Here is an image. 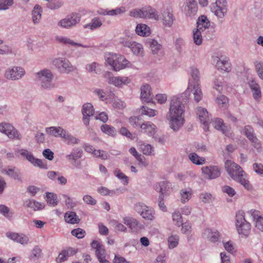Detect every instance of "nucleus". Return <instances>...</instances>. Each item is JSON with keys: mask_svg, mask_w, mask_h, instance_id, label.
I'll return each mask as SVG.
<instances>
[{"mask_svg": "<svg viewBox=\"0 0 263 263\" xmlns=\"http://www.w3.org/2000/svg\"><path fill=\"white\" fill-rule=\"evenodd\" d=\"M181 98L172 97L169 110L170 125L174 131H177L183 125L184 119L183 115L185 111L184 104Z\"/></svg>", "mask_w": 263, "mask_h": 263, "instance_id": "f257e3e1", "label": "nucleus"}, {"mask_svg": "<svg viewBox=\"0 0 263 263\" xmlns=\"http://www.w3.org/2000/svg\"><path fill=\"white\" fill-rule=\"evenodd\" d=\"M224 166L228 174L234 180L239 182L248 191L252 189V186L249 181L243 178L244 172L238 164L228 160L225 162Z\"/></svg>", "mask_w": 263, "mask_h": 263, "instance_id": "f03ea898", "label": "nucleus"}, {"mask_svg": "<svg viewBox=\"0 0 263 263\" xmlns=\"http://www.w3.org/2000/svg\"><path fill=\"white\" fill-rule=\"evenodd\" d=\"M35 79L40 83L42 90H50L55 88V85L53 82V74L48 69H43L35 73Z\"/></svg>", "mask_w": 263, "mask_h": 263, "instance_id": "7ed1b4c3", "label": "nucleus"}, {"mask_svg": "<svg viewBox=\"0 0 263 263\" xmlns=\"http://www.w3.org/2000/svg\"><path fill=\"white\" fill-rule=\"evenodd\" d=\"M52 64L61 73L69 74L76 69V67L65 58H55L52 61Z\"/></svg>", "mask_w": 263, "mask_h": 263, "instance_id": "20e7f679", "label": "nucleus"}, {"mask_svg": "<svg viewBox=\"0 0 263 263\" xmlns=\"http://www.w3.org/2000/svg\"><path fill=\"white\" fill-rule=\"evenodd\" d=\"M26 74L25 69L21 66H13L7 68L5 72L6 79L11 81H18Z\"/></svg>", "mask_w": 263, "mask_h": 263, "instance_id": "39448f33", "label": "nucleus"}, {"mask_svg": "<svg viewBox=\"0 0 263 263\" xmlns=\"http://www.w3.org/2000/svg\"><path fill=\"white\" fill-rule=\"evenodd\" d=\"M211 10L217 17L223 18L227 12L226 0H216V2L211 6Z\"/></svg>", "mask_w": 263, "mask_h": 263, "instance_id": "423d86ee", "label": "nucleus"}, {"mask_svg": "<svg viewBox=\"0 0 263 263\" xmlns=\"http://www.w3.org/2000/svg\"><path fill=\"white\" fill-rule=\"evenodd\" d=\"M80 22V16L79 14L72 13L67 15L65 18L58 22V26L64 28H70Z\"/></svg>", "mask_w": 263, "mask_h": 263, "instance_id": "0eeeda50", "label": "nucleus"}, {"mask_svg": "<svg viewBox=\"0 0 263 263\" xmlns=\"http://www.w3.org/2000/svg\"><path fill=\"white\" fill-rule=\"evenodd\" d=\"M0 132L6 134L10 139H20L21 137L18 131L9 123H0Z\"/></svg>", "mask_w": 263, "mask_h": 263, "instance_id": "6e6552de", "label": "nucleus"}, {"mask_svg": "<svg viewBox=\"0 0 263 263\" xmlns=\"http://www.w3.org/2000/svg\"><path fill=\"white\" fill-rule=\"evenodd\" d=\"M83 154V151L78 147L72 149L70 154L66 156V158L71 164L78 168H81V164L80 162H77V160L82 158Z\"/></svg>", "mask_w": 263, "mask_h": 263, "instance_id": "1a4fd4ad", "label": "nucleus"}, {"mask_svg": "<svg viewBox=\"0 0 263 263\" xmlns=\"http://www.w3.org/2000/svg\"><path fill=\"white\" fill-rule=\"evenodd\" d=\"M244 134L248 139L252 142L254 147L257 149L261 148L260 141L256 137L253 128L249 125L245 126L243 129Z\"/></svg>", "mask_w": 263, "mask_h": 263, "instance_id": "9d476101", "label": "nucleus"}, {"mask_svg": "<svg viewBox=\"0 0 263 263\" xmlns=\"http://www.w3.org/2000/svg\"><path fill=\"white\" fill-rule=\"evenodd\" d=\"M202 173L208 179H214L219 177L221 173L219 167L216 165H210L201 168Z\"/></svg>", "mask_w": 263, "mask_h": 263, "instance_id": "9b49d317", "label": "nucleus"}, {"mask_svg": "<svg viewBox=\"0 0 263 263\" xmlns=\"http://www.w3.org/2000/svg\"><path fill=\"white\" fill-rule=\"evenodd\" d=\"M161 16L163 25L167 27H171L176 20L173 9L171 8L164 9L161 12Z\"/></svg>", "mask_w": 263, "mask_h": 263, "instance_id": "f8f14e48", "label": "nucleus"}, {"mask_svg": "<svg viewBox=\"0 0 263 263\" xmlns=\"http://www.w3.org/2000/svg\"><path fill=\"white\" fill-rule=\"evenodd\" d=\"M94 112L93 107L91 103H87L83 105L82 109V120L86 126L87 127L89 125L90 117L93 116Z\"/></svg>", "mask_w": 263, "mask_h": 263, "instance_id": "ddd939ff", "label": "nucleus"}, {"mask_svg": "<svg viewBox=\"0 0 263 263\" xmlns=\"http://www.w3.org/2000/svg\"><path fill=\"white\" fill-rule=\"evenodd\" d=\"M139 17L143 18H153L158 20L159 15L157 11L151 7L139 9Z\"/></svg>", "mask_w": 263, "mask_h": 263, "instance_id": "4468645a", "label": "nucleus"}, {"mask_svg": "<svg viewBox=\"0 0 263 263\" xmlns=\"http://www.w3.org/2000/svg\"><path fill=\"white\" fill-rule=\"evenodd\" d=\"M110 72H107L105 74V77L107 78V82L110 84H112L117 87L121 86L123 84H126L128 83V80L127 77H111Z\"/></svg>", "mask_w": 263, "mask_h": 263, "instance_id": "2eb2a0df", "label": "nucleus"}, {"mask_svg": "<svg viewBox=\"0 0 263 263\" xmlns=\"http://www.w3.org/2000/svg\"><path fill=\"white\" fill-rule=\"evenodd\" d=\"M197 114L198 115L199 118L201 123L204 125V130L208 128L209 123L212 120L211 118L209 116V113L207 110L201 107H198L197 108Z\"/></svg>", "mask_w": 263, "mask_h": 263, "instance_id": "dca6fc26", "label": "nucleus"}, {"mask_svg": "<svg viewBox=\"0 0 263 263\" xmlns=\"http://www.w3.org/2000/svg\"><path fill=\"white\" fill-rule=\"evenodd\" d=\"M6 235L8 238L22 245L27 244L29 240L28 237L24 234L8 232Z\"/></svg>", "mask_w": 263, "mask_h": 263, "instance_id": "f3484780", "label": "nucleus"}, {"mask_svg": "<svg viewBox=\"0 0 263 263\" xmlns=\"http://www.w3.org/2000/svg\"><path fill=\"white\" fill-rule=\"evenodd\" d=\"M141 99L143 102L151 103L152 102L153 95L151 92V86L147 84L141 87Z\"/></svg>", "mask_w": 263, "mask_h": 263, "instance_id": "a211bd4d", "label": "nucleus"}, {"mask_svg": "<svg viewBox=\"0 0 263 263\" xmlns=\"http://www.w3.org/2000/svg\"><path fill=\"white\" fill-rule=\"evenodd\" d=\"M200 74L199 70L196 67H192L191 78L189 81L188 88L199 85Z\"/></svg>", "mask_w": 263, "mask_h": 263, "instance_id": "6ab92c4d", "label": "nucleus"}, {"mask_svg": "<svg viewBox=\"0 0 263 263\" xmlns=\"http://www.w3.org/2000/svg\"><path fill=\"white\" fill-rule=\"evenodd\" d=\"M248 213L255 222V227L263 232V217L260 214V212L256 210H251Z\"/></svg>", "mask_w": 263, "mask_h": 263, "instance_id": "aec40b11", "label": "nucleus"}, {"mask_svg": "<svg viewBox=\"0 0 263 263\" xmlns=\"http://www.w3.org/2000/svg\"><path fill=\"white\" fill-rule=\"evenodd\" d=\"M155 190L160 193V195H168L170 190V183L166 181H161L156 183L154 185Z\"/></svg>", "mask_w": 263, "mask_h": 263, "instance_id": "412c9836", "label": "nucleus"}, {"mask_svg": "<svg viewBox=\"0 0 263 263\" xmlns=\"http://www.w3.org/2000/svg\"><path fill=\"white\" fill-rule=\"evenodd\" d=\"M198 10L197 4L196 0H186V5L184 8L186 15L191 16L196 14Z\"/></svg>", "mask_w": 263, "mask_h": 263, "instance_id": "4be33fe9", "label": "nucleus"}, {"mask_svg": "<svg viewBox=\"0 0 263 263\" xmlns=\"http://www.w3.org/2000/svg\"><path fill=\"white\" fill-rule=\"evenodd\" d=\"M77 252V250L71 248H69L66 250H63L57 258L56 261L58 263L65 261L67 260L69 257L74 255Z\"/></svg>", "mask_w": 263, "mask_h": 263, "instance_id": "5701e85b", "label": "nucleus"}, {"mask_svg": "<svg viewBox=\"0 0 263 263\" xmlns=\"http://www.w3.org/2000/svg\"><path fill=\"white\" fill-rule=\"evenodd\" d=\"M145 44L151 49L153 54H157L162 48L161 45L159 44L156 40L153 39H146Z\"/></svg>", "mask_w": 263, "mask_h": 263, "instance_id": "b1692460", "label": "nucleus"}, {"mask_svg": "<svg viewBox=\"0 0 263 263\" xmlns=\"http://www.w3.org/2000/svg\"><path fill=\"white\" fill-rule=\"evenodd\" d=\"M115 62L113 69L116 71L124 68L127 66L128 63L127 60H126L124 57L121 55L116 58L115 60Z\"/></svg>", "mask_w": 263, "mask_h": 263, "instance_id": "393cba45", "label": "nucleus"}, {"mask_svg": "<svg viewBox=\"0 0 263 263\" xmlns=\"http://www.w3.org/2000/svg\"><path fill=\"white\" fill-rule=\"evenodd\" d=\"M140 128L149 136H153L155 133L156 126L152 122H144L141 124Z\"/></svg>", "mask_w": 263, "mask_h": 263, "instance_id": "a878e982", "label": "nucleus"}, {"mask_svg": "<svg viewBox=\"0 0 263 263\" xmlns=\"http://www.w3.org/2000/svg\"><path fill=\"white\" fill-rule=\"evenodd\" d=\"M249 86L253 91V96L255 100L258 101L261 98V91L259 85L254 81L249 83Z\"/></svg>", "mask_w": 263, "mask_h": 263, "instance_id": "bb28decb", "label": "nucleus"}, {"mask_svg": "<svg viewBox=\"0 0 263 263\" xmlns=\"http://www.w3.org/2000/svg\"><path fill=\"white\" fill-rule=\"evenodd\" d=\"M24 205L27 208H30L34 211H37L43 209L45 205L43 203L36 202L34 200H27L24 203Z\"/></svg>", "mask_w": 263, "mask_h": 263, "instance_id": "cd10ccee", "label": "nucleus"}, {"mask_svg": "<svg viewBox=\"0 0 263 263\" xmlns=\"http://www.w3.org/2000/svg\"><path fill=\"white\" fill-rule=\"evenodd\" d=\"M135 31L137 34L143 36H148L151 33L149 27L143 24H138Z\"/></svg>", "mask_w": 263, "mask_h": 263, "instance_id": "c85d7f7f", "label": "nucleus"}, {"mask_svg": "<svg viewBox=\"0 0 263 263\" xmlns=\"http://www.w3.org/2000/svg\"><path fill=\"white\" fill-rule=\"evenodd\" d=\"M210 26V22L206 16L201 15L200 16L197 22V29L204 31Z\"/></svg>", "mask_w": 263, "mask_h": 263, "instance_id": "c756f323", "label": "nucleus"}, {"mask_svg": "<svg viewBox=\"0 0 263 263\" xmlns=\"http://www.w3.org/2000/svg\"><path fill=\"white\" fill-rule=\"evenodd\" d=\"M236 227L237 231H238L239 227L243 226L245 223H249L245 217V213L242 211H238L236 214Z\"/></svg>", "mask_w": 263, "mask_h": 263, "instance_id": "7c9ffc66", "label": "nucleus"}, {"mask_svg": "<svg viewBox=\"0 0 263 263\" xmlns=\"http://www.w3.org/2000/svg\"><path fill=\"white\" fill-rule=\"evenodd\" d=\"M214 60L216 61V66L218 69H220L224 71H229L230 70V63L227 60H221L220 58L216 57Z\"/></svg>", "mask_w": 263, "mask_h": 263, "instance_id": "2f4dec72", "label": "nucleus"}, {"mask_svg": "<svg viewBox=\"0 0 263 263\" xmlns=\"http://www.w3.org/2000/svg\"><path fill=\"white\" fill-rule=\"evenodd\" d=\"M42 11L39 5H36L32 12V21L34 24L39 23L42 16Z\"/></svg>", "mask_w": 263, "mask_h": 263, "instance_id": "473e14b6", "label": "nucleus"}, {"mask_svg": "<svg viewBox=\"0 0 263 263\" xmlns=\"http://www.w3.org/2000/svg\"><path fill=\"white\" fill-rule=\"evenodd\" d=\"M65 220L67 223L74 224L79 222L80 219L73 212H67L65 215Z\"/></svg>", "mask_w": 263, "mask_h": 263, "instance_id": "72a5a7b5", "label": "nucleus"}, {"mask_svg": "<svg viewBox=\"0 0 263 263\" xmlns=\"http://www.w3.org/2000/svg\"><path fill=\"white\" fill-rule=\"evenodd\" d=\"M123 222L132 230L135 229L139 224V221L135 218L131 217H124Z\"/></svg>", "mask_w": 263, "mask_h": 263, "instance_id": "f704fd0d", "label": "nucleus"}, {"mask_svg": "<svg viewBox=\"0 0 263 263\" xmlns=\"http://www.w3.org/2000/svg\"><path fill=\"white\" fill-rule=\"evenodd\" d=\"M46 201L47 203L52 206H56L58 203L57 194L53 193L47 192L46 193Z\"/></svg>", "mask_w": 263, "mask_h": 263, "instance_id": "c9c22d12", "label": "nucleus"}, {"mask_svg": "<svg viewBox=\"0 0 263 263\" xmlns=\"http://www.w3.org/2000/svg\"><path fill=\"white\" fill-rule=\"evenodd\" d=\"M130 49L134 54L142 56L143 48L141 44L138 43L136 42H133V45Z\"/></svg>", "mask_w": 263, "mask_h": 263, "instance_id": "e433bc0d", "label": "nucleus"}, {"mask_svg": "<svg viewBox=\"0 0 263 263\" xmlns=\"http://www.w3.org/2000/svg\"><path fill=\"white\" fill-rule=\"evenodd\" d=\"M251 231V224L250 223H245L243 226L239 227L237 231L239 235H243L247 237L249 235Z\"/></svg>", "mask_w": 263, "mask_h": 263, "instance_id": "4c0bfd02", "label": "nucleus"}, {"mask_svg": "<svg viewBox=\"0 0 263 263\" xmlns=\"http://www.w3.org/2000/svg\"><path fill=\"white\" fill-rule=\"evenodd\" d=\"M102 25V22L99 17H94L91 23L86 25L85 28H88L91 30L96 29L100 27Z\"/></svg>", "mask_w": 263, "mask_h": 263, "instance_id": "58836bf2", "label": "nucleus"}, {"mask_svg": "<svg viewBox=\"0 0 263 263\" xmlns=\"http://www.w3.org/2000/svg\"><path fill=\"white\" fill-rule=\"evenodd\" d=\"M189 89H191L192 91H193L195 101L197 102H199L202 98V93L200 87V85L195 86V87H192Z\"/></svg>", "mask_w": 263, "mask_h": 263, "instance_id": "ea45409f", "label": "nucleus"}, {"mask_svg": "<svg viewBox=\"0 0 263 263\" xmlns=\"http://www.w3.org/2000/svg\"><path fill=\"white\" fill-rule=\"evenodd\" d=\"M140 216L145 219L153 220L154 219V212L150 207L143 210Z\"/></svg>", "mask_w": 263, "mask_h": 263, "instance_id": "a19ab883", "label": "nucleus"}, {"mask_svg": "<svg viewBox=\"0 0 263 263\" xmlns=\"http://www.w3.org/2000/svg\"><path fill=\"white\" fill-rule=\"evenodd\" d=\"M141 149L143 154L145 155H154V149L153 146L149 144H142L141 145Z\"/></svg>", "mask_w": 263, "mask_h": 263, "instance_id": "79ce46f5", "label": "nucleus"}, {"mask_svg": "<svg viewBox=\"0 0 263 263\" xmlns=\"http://www.w3.org/2000/svg\"><path fill=\"white\" fill-rule=\"evenodd\" d=\"M57 40L60 43H64L65 44H70L72 46H78L80 47H83L85 48L87 47V46H83V45L77 43L73 41L70 40L69 39L65 37H57L56 38Z\"/></svg>", "mask_w": 263, "mask_h": 263, "instance_id": "37998d69", "label": "nucleus"}, {"mask_svg": "<svg viewBox=\"0 0 263 263\" xmlns=\"http://www.w3.org/2000/svg\"><path fill=\"white\" fill-rule=\"evenodd\" d=\"M189 159L193 163L197 165H201L205 162V159L203 158H200L195 153L190 154Z\"/></svg>", "mask_w": 263, "mask_h": 263, "instance_id": "c03bdc74", "label": "nucleus"}, {"mask_svg": "<svg viewBox=\"0 0 263 263\" xmlns=\"http://www.w3.org/2000/svg\"><path fill=\"white\" fill-rule=\"evenodd\" d=\"M181 195V200L182 202L185 203L188 201L191 198L192 194L191 189L189 190H181L180 192Z\"/></svg>", "mask_w": 263, "mask_h": 263, "instance_id": "a18cd8bd", "label": "nucleus"}, {"mask_svg": "<svg viewBox=\"0 0 263 263\" xmlns=\"http://www.w3.org/2000/svg\"><path fill=\"white\" fill-rule=\"evenodd\" d=\"M201 30L196 29L193 31V40L195 44L200 45L202 43V36L201 35Z\"/></svg>", "mask_w": 263, "mask_h": 263, "instance_id": "49530a36", "label": "nucleus"}, {"mask_svg": "<svg viewBox=\"0 0 263 263\" xmlns=\"http://www.w3.org/2000/svg\"><path fill=\"white\" fill-rule=\"evenodd\" d=\"M101 129L103 133L108 135L114 136L116 134V129L114 127L107 124L102 125L101 127Z\"/></svg>", "mask_w": 263, "mask_h": 263, "instance_id": "de8ad7c7", "label": "nucleus"}, {"mask_svg": "<svg viewBox=\"0 0 263 263\" xmlns=\"http://www.w3.org/2000/svg\"><path fill=\"white\" fill-rule=\"evenodd\" d=\"M129 153L133 155L137 161H139V163L144 164L145 166L146 164H145V162L143 161V159L144 158V156H142L141 154H139L137 152L136 148L134 147H131L129 150Z\"/></svg>", "mask_w": 263, "mask_h": 263, "instance_id": "09e8293b", "label": "nucleus"}, {"mask_svg": "<svg viewBox=\"0 0 263 263\" xmlns=\"http://www.w3.org/2000/svg\"><path fill=\"white\" fill-rule=\"evenodd\" d=\"M179 236L177 235H172L168 238V245L170 249H174L177 246Z\"/></svg>", "mask_w": 263, "mask_h": 263, "instance_id": "8fccbe9b", "label": "nucleus"}, {"mask_svg": "<svg viewBox=\"0 0 263 263\" xmlns=\"http://www.w3.org/2000/svg\"><path fill=\"white\" fill-rule=\"evenodd\" d=\"M0 213L9 219H11L13 216V213L10 212L9 208L3 204L0 205Z\"/></svg>", "mask_w": 263, "mask_h": 263, "instance_id": "3c124183", "label": "nucleus"}, {"mask_svg": "<svg viewBox=\"0 0 263 263\" xmlns=\"http://www.w3.org/2000/svg\"><path fill=\"white\" fill-rule=\"evenodd\" d=\"M114 174L118 179L122 181H124V184H127L128 183V177L122 173L120 170L117 168L114 171Z\"/></svg>", "mask_w": 263, "mask_h": 263, "instance_id": "603ef678", "label": "nucleus"}, {"mask_svg": "<svg viewBox=\"0 0 263 263\" xmlns=\"http://www.w3.org/2000/svg\"><path fill=\"white\" fill-rule=\"evenodd\" d=\"M200 198L204 203H211L214 200L213 196L209 193H202L200 195Z\"/></svg>", "mask_w": 263, "mask_h": 263, "instance_id": "864d4df0", "label": "nucleus"}, {"mask_svg": "<svg viewBox=\"0 0 263 263\" xmlns=\"http://www.w3.org/2000/svg\"><path fill=\"white\" fill-rule=\"evenodd\" d=\"M173 220L175 225L180 227L182 224V216L178 212H175L172 214Z\"/></svg>", "mask_w": 263, "mask_h": 263, "instance_id": "5fc2aeb1", "label": "nucleus"}, {"mask_svg": "<svg viewBox=\"0 0 263 263\" xmlns=\"http://www.w3.org/2000/svg\"><path fill=\"white\" fill-rule=\"evenodd\" d=\"M71 233L73 236H74L78 239L83 238L86 235L85 231L81 228H77L72 230Z\"/></svg>", "mask_w": 263, "mask_h": 263, "instance_id": "6e6d98bb", "label": "nucleus"}, {"mask_svg": "<svg viewBox=\"0 0 263 263\" xmlns=\"http://www.w3.org/2000/svg\"><path fill=\"white\" fill-rule=\"evenodd\" d=\"M217 103L221 107H226L228 103V98L224 95H220L216 99Z\"/></svg>", "mask_w": 263, "mask_h": 263, "instance_id": "4d7b16f0", "label": "nucleus"}, {"mask_svg": "<svg viewBox=\"0 0 263 263\" xmlns=\"http://www.w3.org/2000/svg\"><path fill=\"white\" fill-rule=\"evenodd\" d=\"M19 153L21 156L25 157L26 159L28 161H29L30 163L32 162L34 157L28 150L25 149H21L19 151Z\"/></svg>", "mask_w": 263, "mask_h": 263, "instance_id": "13d9d810", "label": "nucleus"}, {"mask_svg": "<svg viewBox=\"0 0 263 263\" xmlns=\"http://www.w3.org/2000/svg\"><path fill=\"white\" fill-rule=\"evenodd\" d=\"M213 125L217 129L221 130L223 134L225 133L226 131L223 128L224 124L222 119L219 118L215 119L213 122Z\"/></svg>", "mask_w": 263, "mask_h": 263, "instance_id": "bf43d9fd", "label": "nucleus"}, {"mask_svg": "<svg viewBox=\"0 0 263 263\" xmlns=\"http://www.w3.org/2000/svg\"><path fill=\"white\" fill-rule=\"evenodd\" d=\"M32 163L35 166H38L40 168L47 169V165L44 163L41 159L34 157Z\"/></svg>", "mask_w": 263, "mask_h": 263, "instance_id": "052dcab7", "label": "nucleus"}, {"mask_svg": "<svg viewBox=\"0 0 263 263\" xmlns=\"http://www.w3.org/2000/svg\"><path fill=\"white\" fill-rule=\"evenodd\" d=\"M60 127H54V126H51L50 127H47L46 128L45 130L46 132L54 137H58L59 136V133L60 130Z\"/></svg>", "mask_w": 263, "mask_h": 263, "instance_id": "680f3d73", "label": "nucleus"}, {"mask_svg": "<svg viewBox=\"0 0 263 263\" xmlns=\"http://www.w3.org/2000/svg\"><path fill=\"white\" fill-rule=\"evenodd\" d=\"M147 209V206L143 202H138L134 205V210L140 215L143 212V210Z\"/></svg>", "mask_w": 263, "mask_h": 263, "instance_id": "e2e57ef3", "label": "nucleus"}, {"mask_svg": "<svg viewBox=\"0 0 263 263\" xmlns=\"http://www.w3.org/2000/svg\"><path fill=\"white\" fill-rule=\"evenodd\" d=\"M13 4V0H0V10H7Z\"/></svg>", "mask_w": 263, "mask_h": 263, "instance_id": "0e129e2a", "label": "nucleus"}, {"mask_svg": "<svg viewBox=\"0 0 263 263\" xmlns=\"http://www.w3.org/2000/svg\"><path fill=\"white\" fill-rule=\"evenodd\" d=\"M255 68L259 78L263 80V63L261 62H256Z\"/></svg>", "mask_w": 263, "mask_h": 263, "instance_id": "69168bd1", "label": "nucleus"}, {"mask_svg": "<svg viewBox=\"0 0 263 263\" xmlns=\"http://www.w3.org/2000/svg\"><path fill=\"white\" fill-rule=\"evenodd\" d=\"M65 140L67 141L68 145H73L74 144H79L80 142V139L72 136L70 134L68 135Z\"/></svg>", "mask_w": 263, "mask_h": 263, "instance_id": "338daca9", "label": "nucleus"}, {"mask_svg": "<svg viewBox=\"0 0 263 263\" xmlns=\"http://www.w3.org/2000/svg\"><path fill=\"white\" fill-rule=\"evenodd\" d=\"M253 170L258 174H263V165L261 163H254L253 165Z\"/></svg>", "mask_w": 263, "mask_h": 263, "instance_id": "774afa93", "label": "nucleus"}]
</instances>
